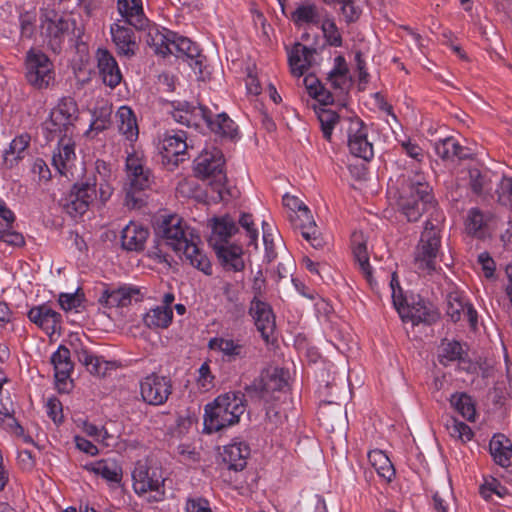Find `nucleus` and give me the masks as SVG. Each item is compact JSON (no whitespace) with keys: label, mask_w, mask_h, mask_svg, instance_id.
Masks as SVG:
<instances>
[{"label":"nucleus","mask_w":512,"mask_h":512,"mask_svg":"<svg viewBox=\"0 0 512 512\" xmlns=\"http://www.w3.org/2000/svg\"><path fill=\"white\" fill-rule=\"evenodd\" d=\"M156 231L167 246L182 253L192 266L206 275L212 274L211 262L199 246L200 236L183 218L176 214L164 217Z\"/></svg>","instance_id":"obj_1"},{"label":"nucleus","mask_w":512,"mask_h":512,"mask_svg":"<svg viewBox=\"0 0 512 512\" xmlns=\"http://www.w3.org/2000/svg\"><path fill=\"white\" fill-rule=\"evenodd\" d=\"M398 209L409 222L418 221L424 213L429 214L427 220H434L436 212H442L432 188L423 173L416 172L403 183L397 201Z\"/></svg>","instance_id":"obj_2"},{"label":"nucleus","mask_w":512,"mask_h":512,"mask_svg":"<svg viewBox=\"0 0 512 512\" xmlns=\"http://www.w3.org/2000/svg\"><path fill=\"white\" fill-rule=\"evenodd\" d=\"M204 411V430L209 434L218 432L239 422L245 412L244 395L235 392L219 395Z\"/></svg>","instance_id":"obj_3"},{"label":"nucleus","mask_w":512,"mask_h":512,"mask_svg":"<svg viewBox=\"0 0 512 512\" xmlns=\"http://www.w3.org/2000/svg\"><path fill=\"white\" fill-rule=\"evenodd\" d=\"M194 172L199 179L208 181L212 192L216 194L212 196L215 201H224L228 198L230 193L226 186L225 159L219 148L203 149L194 160Z\"/></svg>","instance_id":"obj_4"},{"label":"nucleus","mask_w":512,"mask_h":512,"mask_svg":"<svg viewBox=\"0 0 512 512\" xmlns=\"http://www.w3.org/2000/svg\"><path fill=\"white\" fill-rule=\"evenodd\" d=\"M125 202L128 207L141 206L143 199L140 193L150 188L154 181L151 169L147 166V159L143 151L132 149L127 152L125 160Z\"/></svg>","instance_id":"obj_5"},{"label":"nucleus","mask_w":512,"mask_h":512,"mask_svg":"<svg viewBox=\"0 0 512 512\" xmlns=\"http://www.w3.org/2000/svg\"><path fill=\"white\" fill-rule=\"evenodd\" d=\"M434 220H426L424 230L416 246L414 262L419 271L431 273L436 270L441 250V230L445 219L443 212H436Z\"/></svg>","instance_id":"obj_6"},{"label":"nucleus","mask_w":512,"mask_h":512,"mask_svg":"<svg viewBox=\"0 0 512 512\" xmlns=\"http://www.w3.org/2000/svg\"><path fill=\"white\" fill-rule=\"evenodd\" d=\"M78 113V105L73 98H62L43 123L42 130L46 141L49 143L56 138L73 137Z\"/></svg>","instance_id":"obj_7"},{"label":"nucleus","mask_w":512,"mask_h":512,"mask_svg":"<svg viewBox=\"0 0 512 512\" xmlns=\"http://www.w3.org/2000/svg\"><path fill=\"white\" fill-rule=\"evenodd\" d=\"M26 82L35 90H47L54 86L55 66L49 56L40 49L30 48L24 57Z\"/></svg>","instance_id":"obj_8"},{"label":"nucleus","mask_w":512,"mask_h":512,"mask_svg":"<svg viewBox=\"0 0 512 512\" xmlns=\"http://www.w3.org/2000/svg\"><path fill=\"white\" fill-rule=\"evenodd\" d=\"M41 33L54 53H60L64 40L70 33L80 37V30L75 34L76 21L55 10L45 9L40 16Z\"/></svg>","instance_id":"obj_9"},{"label":"nucleus","mask_w":512,"mask_h":512,"mask_svg":"<svg viewBox=\"0 0 512 512\" xmlns=\"http://www.w3.org/2000/svg\"><path fill=\"white\" fill-rule=\"evenodd\" d=\"M95 181L83 180L72 186L63 203L64 210L71 217H81L96 200H99Z\"/></svg>","instance_id":"obj_10"},{"label":"nucleus","mask_w":512,"mask_h":512,"mask_svg":"<svg viewBox=\"0 0 512 512\" xmlns=\"http://www.w3.org/2000/svg\"><path fill=\"white\" fill-rule=\"evenodd\" d=\"M437 359L444 367L457 363L458 369L461 371L472 373L476 370L475 364L470 359L469 346L466 342L442 339L438 346Z\"/></svg>","instance_id":"obj_11"},{"label":"nucleus","mask_w":512,"mask_h":512,"mask_svg":"<svg viewBox=\"0 0 512 512\" xmlns=\"http://www.w3.org/2000/svg\"><path fill=\"white\" fill-rule=\"evenodd\" d=\"M369 127L358 117L350 118L347 128L348 148L350 153L364 161L374 158V145L369 140Z\"/></svg>","instance_id":"obj_12"},{"label":"nucleus","mask_w":512,"mask_h":512,"mask_svg":"<svg viewBox=\"0 0 512 512\" xmlns=\"http://www.w3.org/2000/svg\"><path fill=\"white\" fill-rule=\"evenodd\" d=\"M140 395L148 405L159 406L168 400L172 393V381L169 377L151 373L139 382Z\"/></svg>","instance_id":"obj_13"},{"label":"nucleus","mask_w":512,"mask_h":512,"mask_svg":"<svg viewBox=\"0 0 512 512\" xmlns=\"http://www.w3.org/2000/svg\"><path fill=\"white\" fill-rule=\"evenodd\" d=\"M212 115V111L206 106H195L188 102L178 103L171 112L174 121L202 133L208 129Z\"/></svg>","instance_id":"obj_14"},{"label":"nucleus","mask_w":512,"mask_h":512,"mask_svg":"<svg viewBox=\"0 0 512 512\" xmlns=\"http://www.w3.org/2000/svg\"><path fill=\"white\" fill-rule=\"evenodd\" d=\"M133 487L137 494L141 495L147 492H155V500H160L163 491V476L156 468H150L145 463L137 462L132 472Z\"/></svg>","instance_id":"obj_15"},{"label":"nucleus","mask_w":512,"mask_h":512,"mask_svg":"<svg viewBox=\"0 0 512 512\" xmlns=\"http://www.w3.org/2000/svg\"><path fill=\"white\" fill-rule=\"evenodd\" d=\"M129 26L121 20L110 26V34L116 52L118 56L125 57L126 59H131L137 54L140 41L135 31Z\"/></svg>","instance_id":"obj_16"},{"label":"nucleus","mask_w":512,"mask_h":512,"mask_svg":"<svg viewBox=\"0 0 512 512\" xmlns=\"http://www.w3.org/2000/svg\"><path fill=\"white\" fill-rule=\"evenodd\" d=\"M55 141L57 146L53 150L52 165L61 176L72 179L74 177L72 169L76 161L73 137L56 138Z\"/></svg>","instance_id":"obj_17"},{"label":"nucleus","mask_w":512,"mask_h":512,"mask_svg":"<svg viewBox=\"0 0 512 512\" xmlns=\"http://www.w3.org/2000/svg\"><path fill=\"white\" fill-rule=\"evenodd\" d=\"M249 314L263 340L269 342L276 329L275 315L271 306L254 296L250 303Z\"/></svg>","instance_id":"obj_18"},{"label":"nucleus","mask_w":512,"mask_h":512,"mask_svg":"<svg viewBox=\"0 0 512 512\" xmlns=\"http://www.w3.org/2000/svg\"><path fill=\"white\" fill-rule=\"evenodd\" d=\"M189 147L187 132L171 131L166 133L162 140L161 153L168 162L178 165L179 162L184 161Z\"/></svg>","instance_id":"obj_19"},{"label":"nucleus","mask_w":512,"mask_h":512,"mask_svg":"<svg viewBox=\"0 0 512 512\" xmlns=\"http://www.w3.org/2000/svg\"><path fill=\"white\" fill-rule=\"evenodd\" d=\"M290 222L295 230L300 231L302 237L315 249H320L324 241L320 236L317 225L308 207L300 212L289 214Z\"/></svg>","instance_id":"obj_20"},{"label":"nucleus","mask_w":512,"mask_h":512,"mask_svg":"<svg viewBox=\"0 0 512 512\" xmlns=\"http://www.w3.org/2000/svg\"><path fill=\"white\" fill-rule=\"evenodd\" d=\"M208 348L221 353L228 362L243 360L248 356V346L241 339L216 336L208 341Z\"/></svg>","instance_id":"obj_21"},{"label":"nucleus","mask_w":512,"mask_h":512,"mask_svg":"<svg viewBox=\"0 0 512 512\" xmlns=\"http://www.w3.org/2000/svg\"><path fill=\"white\" fill-rule=\"evenodd\" d=\"M286 51L291 74L303 76L313 64L316 49L296 42L290 48L286 47Z\"/></svg>","instance_id":"obj_22"},{"label":"nucleus","mask_w":512,"mask_h":512,"mask_svg":"<svg viewBox=\"0 0 512 512\" xmlns=\"http://www.w3.org/2000/svg\"><path fill=\"white\" fill-rule=\"evenodd\" d=\"M96 59L99 75L103 83L112 89L117 87L121 83L123 76L115 57L109 50L99 48L96 52Z\"/></svg>","instance_id":"obj_23"},{"label":"nucleus","mask_w":512,"mask_h":512,"mask_svg":"<svg viewBox=\"0 0 512 512\" xmlns=\"http://www.w3.org/2000/svg\"><path fill=\"white\" fill-rule=\"evenodd\" d=\"M28 319L47 335H52L60 327L62 316L48 304L33 306L27 312Z\"/></svg>","instance_id":"obj_24"},{"label":"nucleus","mask_w":512,"mask_h":512,"mask_svg":"<svg viewBox=\"0 0 512 512\" xmlns=\"http://www.w3.org/2000/svg\"><path fill=\"white\" fill-rule=\"evenodd\" d=\"M117 11L122 18L121 21L135 30H145L149 26L142 0H117Z\"/></svg>","instance_id":"obj_25"},{"label":"nucleus","mask_w":512,"mask_h":512,"mask_svg":"<svg viewBox=\"0 0 512 512\" xmlns=\"http://www.w3.org/2000/svg\"><path fill=\"white\" fill-rule=\"evenodd\" d=\"M116 179V175L112 170L109 163L104 160L98 159L95 162V172L92 176L86 177L84 180H96V188L99 193V201L101 204H105L112 196L114 187L113 183Z\"/></svg>","instance_id":"obj_26"},{"label":"nucleus","mask_w":512,"mask_h":512,"mask_svg":"<svg viewBox=\"0 0 512 512\" xmlns=\"http://www.w3.org/2000/svg\"><path fill=\"white\" fill-rule=\"evenodd\" d=\"M215 253L226 271L239 272L245 267L243 249L240 245L222 243L214 247Z\"/></svg>","instance_id":"obj_27"},{"label":"nucleus","mask_w":512,"mask_h":512,"mask_svg":"<svg viewBox=\"0 0 512 512\" xmlns=\"http://www.w3.org/2000/svg\"><path fill=\"white\" fill-rule=\"evenodd\" d=\"M149 236V230L143 225L131 221L121 232V244L125 250L141 251Z\"/></svg>","instance_id":"obj_28"},{"label":"nucleus","mask_w":512,"mask_h":512,"mask_svg":"<svg viewBox=\"0 0 512 512\" xmlns=\"http://www.w3.org/2000/svg\"><path fill=\"white\" fill-rule=\"evenodd\" d=\"M250 455V447L244 441H233L226 445L223 450V461L229 469L241 471L246 467Z\"/></svg>","instance_id":"obj_29"},{"label":"nucleus","mask_w":512,"mask_h":512,"mask_svg":"<svg viewBox=\"0 0 512 512\" xmlns=\"http://www.w3.org/2000/svg\"><path fill=\"white\" fill-rule=\"evenodd\" d=\"M51 364L54 368V376L57 383H66L74 370L70 350L60 345L51 355Z\"/></svg>","instance_id":"obj_30"},{"label":"nucleus","mask_w":512,"mask_h":512,"mask_svg":"<svg viewBox=\"0 0 512 512\" xmlns=\"http://www.w3.org/2000/svg\"><path fill=\"white\" fill-rule=\"evenodd\" d=\"M85 469L111 483H120L122 467L113 458L100 459L85 465Z\"/></svg>","instance_id":"obj_31"},{"label":"nucleus","mask_w":512,"mask_h":512,"mask_svg":"<svg viewBox=\"0 0 512 512\" xmlns=\"http://www.w3.org/2000/svg\"><path fill=\"white\" fill-rule=\"evenodd\" d=\"M489 451L496 464L508 468L512 463V443L501 433L495 434L489 442Z\"/></svg>","instance_id":"obj_32"},{"label":"nucleus","mask_w":512,"mask_h":512,"mask_svg":"<svg viewBox=\"0 0 512 512\" xmlns=\"http://www.w3.org/2000/svg\"><path fill=\"white\" fill-rule=\"evenodd\" d=\"M118 130L126 140L133 143L138 139L139 128L134 111L126 105H122L116 112Z\"/></svg>","instance_id":"obj_33"},{"label":"nucleus","mask_w":512,"mask_h":512,"mask_svg":"<svg viewBox=\"0 0 512 512\" xmlns=\"http://www.w3.org/2000/svg\"><path fill=\"white\" fill-rule=\"evenodd\" d=\"M351 243L355 261L358 263L359 269L367 282L372 286L374 282L373 269L369 262L367 245L363 239V235L361 233H354Z\"/></svg>","instance_id":"obj_34"},{"label":"nucleus","mask_w":512,"mask_h":512,"mask_svg":"<svg viewBox=\"0 0 512 512\" xmlns=\"http://www.w3.org/2000/svg\"><path fill=\"white\" fill-rule=\"evenodd\" d=\"M172 37V46H173V54L177 53V56H184L187 59L191 60L190 65H202V54L199 49V46L191 41L189 38L176 34H171Z\"/></svg>","instance_id":"obj_35"},{"label":"nucleus","mask_w":512,"mask_h":512,"mask_svg":"<svg viewBox=\"0 0 512 512\" xmlns=\"http://www.w3.org/2000/svg\"><path fill=\"white\" fill-rule=\"evenodd\" d=\"M207 131L229 140H234L239 134L238 125L224 112L212 115Z\"/></svg>","instance_id":"obj_36"},{"label":"nucleus","mask_w":512,"mask_h":512,"mask_svg":"<svg viewBox=\"0 0 512 512\" xmlns=\"http://www.w3.org/2000/svg\"><path fill=\"white\" fill-rule=\"evenodd\" d=\"M238 231L235 221L228 215L215 218L212 226L210 243L214 247L229 243V239Z\"/></svg>","instance_id":"obj_37"},{"label":"nucleus","mask_w":512,"mask_h":512,"mask_svg":"<svg viewBox=\"0 0 512 512\" xmlns=\"http://www.w3.org/2000/svg\"><path fill=\"white\" fill-rule=\"evenodd\" d=\"M138 291L132 287H119L105 290L100 296V303L106 307H125L131 303L133 295Z\"/></svg>","instance_id":"obj_38"},{"label":"nucleus","mask_w":512,"mask_h":512,"mask_svg":"<svg viewBox=\"0 0 512 512\" xmlns=\"http://www.w3.org/2000/svg\"><path fill=\"white\" fill-rule=\"evenodd\" d=\"M291 20L298 28L318 26L321 22L319 10L315 4H301L292 13Z\"/></svg>","instance_id":"obj_39"},{"label":"nucleus","mask_w":512,"mask_h":512,"mask_svg":"<svg viewBox=\"0 0 512 512\" xmlns=\"http://www.w3.org/2000/svg\"><path fill=\"white\" fill-rule=\"evenodd\" d=\"M435 153L442 159H466L469 157L468 149L461 146L453 137H447L435 143Z\"/></svg>","instance_id":"obj_40"},{"label":"nucleus","mask_w":512,"mask_h":512,"mask_svg":"<svg viewBox=\"0 0 512 512\" xmlns=\"http://www.w3.org/2000/svg\"><path fill=\"white\" fill-rule=\"evenodd\" d=\"M30 136L28 134H21L16 136L9 147L5 149L3 153V162L7 168H12L18 163L19 160L23 159L24 152L29 146Z\"/></svg>","instance_id":"obj_41"},{"label":"nucleus","mask_w":512,"mask_h":512,"mask_svg":"<svg viewBox=\"0 0 512 512\" xmlns=\"http://www.w3.org/2000/svg\"><path fill=\"white\" fill-rule=\"evenodd\" d=\"M368 459L379 477L383 478L386 482H391L394 479L395 468L383 451L378 449L370 451Z\"/></svg>","instance_id":"obj_42"},{"label":"nucleus","mask_w":512,"mask_h":512,"mask_svg":"<svg viewBox=\"0 0 512 512\" xmlns=\"http://www.w3.org/2000/svg\"><path fill=\"white\" fill-rule=\"evenodd\" d=\"M171 34H176L170 30L164 29L163 31H159L158 29L150 30L148 33L149 40L151 46L154 47V51L156 54L166 56L168 54H173V46H172V37Z\"/></svg>","instance_id":"obj_43"},{"label":"nucleus","mask_w":512,"mask_h":512,"mask_svg":"<svg viewBox=\"0 0 512 512\" xmlns=\"http://www.w3.org/2000/svg\"><path fill=\"white\" fill-rule=\"evenodd\" d=\"M173 319L171 307L157 306L150 309L143 318L144 324L149 328H167Z\"/></svg>","instance_id":"obj_44"},{"label":"nucleus","mask_w":512,"mask_h":512,"mask_svg":"<svg viewBox=\"0 0 512 512\" xmlns=\"http://www.w3.org/2000/svg\"><path fill=\"white\" fill-rule=\"evenodd\" d=\"M450 403L452 407L467 421L476 420L475 402L467 393H455L451 396Z\"/></svg>","instance_id":"obj_45"},{"label":"nucleus","mask_w":512,"mask_h":512,"mask_svg":"<svg viewBox=\"0 0 512 512\" xmlns=\"http://www.w3.org/2000/svg\"><path fill=\"white\" fill-rule=\"evenodd\" d=\"M348 67L345 58L341 55L334 59V67L327 74V81L335 89H343L347 84Z\"/></svg>","instance_id":"obj_46"},{"label":"nucleus","mask_w":512,"mask_h":512,"mask_svg":"<svg viewBox=\"0 0 512 512\" xmlns=\"http://www.w3.org/2000/svg\"><path fill=\"white\" fill-rule=\"evenodd\" d=\"M479 494L484 500L490 501L493 495L501 499L505 498L509 494V491L498 479L488 476L484 477V481L479 487Z\"/></svg>","instance_id":"obj_47"},{"label":"nucleus","mask_w":512,"mask_h":512,"mask_svg":"<svg viewBox=\"0 0 512 512\" xmlns=\"http://www.w3.org/2000/svg\"><path fill=\"white\" fill-rule=\"evenodd\" d=\"M317 116L323 138L331 142L333 130L339 123L340 116L331 109H320L317 112Z\"/></svg>","instance_id":"obj_48"},{"label":"nucleus","mask_w":512,"mask_h":512,"mask_svg":"<svg viewBox=\"0 0 512 512\" xmlns=\"http://www.w3.org/2000/svg\"><path fill=\"white\" fill-rule=\"evenodd\" d=\"M391 297L395 309L398 311L403 320L409 318L413 323H418L426 320L424 313L422 315L413 313L412 309H410L409 306L406 305V299L403 295V289H400V291H391Z\"/></svg>","instance_id":"obj_49"},{"label":"nucleus","mask_w":512,"mask_h":512,"mask_svg":"<svg viewBox=\"0 0 512 512\" xmlns=\"http://www.w3.org/2000/svg\"><path fill=\"white\" fill-rule=\"evenodd\" d=\"M304 83L310 96L322 103L328 105L333 102L334 98L332 94L325 90L322 84L314 77L307 76L304 79Z\"/></svg>","instance_id":"obj_50"},{"label":"nucleus","mask_w":512,"mask_h":512,"mask_svg":"<svg viewBox=\"0 0 512 512\" xmlns=\"http://www.w3.org/2000/svg\"><path fill=\"white\" fill-rule=\"evenodd\" d=\"M484 215L478 208H472L467 214L465 228L468 234L482 237L484 235Z\"/></svg>","instance_id":"obj_51"},{"label":"nucleus","mask_w":512,"mask_h":512,"mask_svg":"<svg viewBox=\"0 0 512 512\" xmlns=\"http://www.w3.org/2000/svg\"><path fill=\"white\" fill-rule=\"evenodd\" d=\"M447 430L449 435L457 440H460L462 443H466L472 440L474 437V432L466 423L457 420L456 418H451L448 421Z\"/></svg>","instance_id":"obj_52"},{"label":"nucleus","mask_w":512,"mask_h":512,"mask_svg":"<svg viewBox=\"0 0 512 512\" xmlns=\"http://www.w3.org/2000/svg\"><path fill=\"white\" fill-rule=\"evenodd\" d=\"M319 25L323 32L325 41L328 45L333 47L342 46V35L333 19L325 18L321 20Z\"/></svg>","instance_id":"obj_53"},{"label":"nucleus","mask_w":512,"mask_h":512,"mask_svg":"<svg viewBox=\"0 0 512 512\" xmlns=\"http://www.w3.org/2000/svg\"><path fill=\"white\" fill-rule=\"evenodd\" d=\"M37 14L34 10L24 11L19 15L20 36L22 39H32L36 33Z\"/></svg>","instance_id":"obj_54"},{"label":"nucleus","mask_w":512,"mask_h":512,"mask_svg":"<svg viewBox=\"0 0 512 512\" xmlns=\"http://www.w3.org/2000/svg\"><path fill=\"white\" fill-rule=\"evenodd\" d=\"M214 380L215 376L211 371L209 362H203L197 370L196 383L198 388L203 392H207L214 387Z\"/></svg>","instance_id":"obj_55"},{"label":"nucleus","mask_w":512,"mask_h":512,"mask_svg":"<svg viewBox=\"0 0 512 512\" xmlns=\"http://www.w3.org/2000/svg\"><path fill=\"white\" fill-rule=\"evenodd\" d=\"M488 183L487 175L483 174L479 169L469 170V185L473 193L481 195L487 188Z\"/></svg>","instance_id":"obj_56"},{"label":"nucleus","mask_w":512,"mask_h":512,"mask_svg":"<svg viewBox=\"0 0 512 512\" xmlns=\"http://www.w3.org/2000/svg\"><path fill=\"white\" fill-rule=\"evenodd\" d=\"M397 142L408 157L418 163H421L424 160L425 152L418 143L411 139L397 140Z\"/></svg>","instance_id":"obj_57"},{"label":"nucleus","mask_w":512,"mask_h":512,"mask_svg":"<svg viewBox=\"0 0 512 512\" xmlns=\"http://www.w3.org/2000/svg\"><path fill=\"white\" fill-rule=\"evenodd\" d=\"M114 368V362L106 361L103 357L96 355L91 365L88 366L87 370L93 375L103 377L106 376L109 370H112Z\"/></svg>","instance_id":"obj_58"},{"label":"nucleus","mask_w":512,"mask_h":512,"mask_svg":"<svg viewBox=\"0 0 512 512\" xmlns=\"http://www.w3.org/2000/svg\"><path fill=\"white\" fill-rule=\"evenodd\" d=\"M467 303L468 302H463L457 298H453L448 301L447 315L450 317L452 322H458L461 319L462 314L465 312Z\"/></svg>","instance_id":"obj_59"},{"label":"nucleus","mask_w":512,"mask_h":512,"mask_svg":"<svg viewBox=\"0 0 512 512\" xmlns=\"http://www.w3.org/2000/svg\"><path fill=\"white\" fill-rule=\"evenodd\" d=\"M110 115L111 110L109 108L101 109L100 115L92 121L90 130L99 133L107 129L110 125Z\"/></svg>","instance_id":"obj_60"},{"label":"nucleus","mask_w":512,"mask_h":512,"mask_svg":"<svg viewBox=\"0 0 512 512\" xmlns=\"http://www.w3.org/2000/svg\"><path fill=\"white\" fill-rule=\"evenodd\" d=\"M58 302L65 311L76 310L81 305L80 298L74 293H61Z\"/></svg>","instance_id":"obj_61"},{"label":"nucleus","mask_w":512,"mask_h":512,"mask_svg":"<svg viewBox=\"0 0 512 512\" xmlns=\"http://www.w3.org/2000/svg\"><path fill=\"white\" fill-rule=\"evenodd\" d=\"M74 443L79 451L89 456H96L99 453V449L97 448V446L93 444L91 441L84 438L83 436L75 435Z\"/></svg>","instance_id":"obj_62"},{"label":"nucleus","mask_w":512,"mask_h":512,"mask_svg":"<svg viewBox=\"0 0 512 512\" xmlns=\"http://www.w3.org/2000/svg\"><path fill=\"white\" fill-rule=\"evenodd\" d=\"M478 262L481 265L484 276L488 279L493 278L495 274L496 265L494 260L490 257L489 253L483 252L479 254Z\"/></svg>","instance_id":"obj_63"},{"label":"nucleus","mask_w":512,"mask_h":512,"mask_svg":"<svg viewBox=\"0 0 512 512\" xmlns=\"http://www.w3.org/2000/svg\"><path fill=\"white\" fill-rule=\"evenodd\" d=\"M186 512H212V510L207 500L198 498L187 501Z\"/></svg>","instance_id":"obj_64"}]
</instances>
